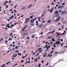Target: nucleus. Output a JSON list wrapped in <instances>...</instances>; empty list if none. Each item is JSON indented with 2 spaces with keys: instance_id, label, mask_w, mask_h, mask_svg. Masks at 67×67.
<instances>
[{
  "instance_id": "48",
  "label": "nucleus",
  "mask_w": 67,
  "mask_h": 67,
  "mask_svg": "<svg viewBox=\"0 0 67 67\" xmlns=\"http://www.w3.org/2000/svg\"><path fill=\"white\" fill-rule=\"evenodd\" d=\"M50 55H51V54H49L48 56V57H49V56H50Z\"/></svg>"
},
{
  "instance_id": "12",
  "label": "nucleus",
  "mask_w": 67,
  "mask_h": 67,
  "mask_svg": "<svg viewBox=\"0 0 67 67\" xmlns=\"http://www.w3.org/2000/svg\"><path fill=\"white\" fill-rule=\"evenodd\" d=\"M63 24H66V21H63Z\"/></svg>"
},
{
  "instance_id": "26",
  "label": "nucleus",
  "mask_w": 67,
  "mask_h": 67,
  "mask_svg": "<svg viewBox=\"0 0 67 67\" xmlns=\"http://www.w3.org/2000/svg\"><path fill=\"white\" fill-rule=\"evenodd\" d=\"M24 62L23 60L21 61V63H23Z\"/></svg>"
},
{
  "instance_id": "11",
  "label": "nucleus",
  "mask_w": 67,
  "mask_h": 67,
  "mask_svg": "<svg viewBox=\"0 0 67 67\" xmlns=\"http://www.w3.org/2000/svg\"><path fill=\"white\" fill-rule=\"evenodd\" d=\"M59 35H61V34H57V35L56 36V37H57V36H59Z\"/></svg>"
},
{
  "instance_id": "33",
  "label": "nucleus",
  "mask_w": 67,
  "mask_h": 67,
  "mask_svg": "<svg viewBox=\"0 0 67 67\" xmlns=\"http://www.w3.org/2000/svg\"><path fill=\"white\" fill-rule=\"evenodd\" d=\"M39 49H40V48H38V49L37 50V51H35V52H37V51H38V50Z\"/></svg>"
},
{
  "instance_id": "31",
  "label": "nucleus",
  "mask_w": 67,
  "mask_h": 67,
  "mask_svg": "<svg viewBox=\"0 0 67 67\" xmlns=\"http://www.w3.org/2000/svg\"><path fill=\"white\" fill-rule=\"evenodd\" d=\"M6 8H9V6H8V5H7L6 6Z\"/></svg>"
},
{
  "instance_id": "41",
  "label": "nucleus",
  "mask_w": 67,
  "mask_h": 67,
  "mask_svg": "<svg viewBox=\"0 0 67 67\" xmlns=\"http://www.w3.org/2000/svg\"><path fill=\"white\" fill-rule=\"evenodd\" d=\"M36 23H38V21H36Z\"/></svg>"
},
{
  "instance_id": "44",
  "label": "nucleus",
  "mask_w": 67,
  "mask_h": 67,
  "mask_svg": "<svg viewBox=\"0 0 67 67\" xmlns=\"http://www.w3.org/2000/svg\"><path fill=\"white\" fill-rule=\"evenodd\" d=\"M15 48L16 49V48H18V46H16L15 47Z\"/></svg>"
},
{
  "instance_id": "2",
  "label": "nucleus",
  "mask_w": 67,
  "mask_h": 67,
  "mask_svg": "<svg viewBox=\"0 0 67 67\" xmlns=\"http://www.w3.org/2000/svg\"><path fill=\"white\" fill-rule=\"evenodd\" d=\"M35 20H36V18H35V19H31L30 21V22L31 23H34V21H35Z\"/></svg>"
},
{
  "instance_id": "46",
  "label": "nucleus",
  "mask_w": 67,
  "mask_h": 67,
  "mask_svg": "<svg viewBox=\"0 0 67 67\" xmlns=\"http://www.w3.org/2000/svg\"><path fill=\"white\" fill-rule=\"evenodd\" d=\"M27 40H29L30 39V37H27Z\"/></svg>"
},
{
  "instance_id": "45",
  "label": "nucleus",
  "mask_w": 67,
  "mask_h": 67,
  "mask_svg": "<svg viewBox=\"0 0 67 67\" xmlns=\"http://www.w3.org/2000/svg\"><path fill=\"white\" fill-rule=\"evenodd\" d=\"M37 60V58L36 59H35V61H36V60Z\"/></svg>"
},
{
  "instance_id": "50",
  "label": "nucleus",
  "mask_w": 67,
  "mask_h": 67,
  "mask_svg": "<svg viewBox=\"0 0 67 67\" xmlns=\"http://www.w3.org/2000/svg\"><path fill=\"white\" fill-rule=\"evenodd\" d=\"M41 49H42V48H40V49H39V50H38L39 51H40V50H41Z\"/></svg>"
},
{
  "instance_id": "8",
  "label": "nucleus",
  "mask_w": 67,
  "mask_h": 67,
  "mask_svg": "<svg viewBox=\"0 0 67 67\" xmlns=\"http://www.w3.org/2000/svg\"><path fill=\"white\" fill-rule=\"evenodd\" d=\"M31 62V61H30V60H29V61H27L25 62V64H26V63H30Z\"/></svg>"
},
{
  "instance_id": "24",
  "label": "nucleus",
  "mask_w": 67,
  "mask_h": 67,
  "mask_svg": "<svg viewBox=\"0 0 67 67\" xmlns=\"http://www.w3.org/2000/svg\"><path fill=\"white\" fill-rule=\"evenodd\" d=\"M54 32H55V31L53 30V31L51 33L52 34H53V33H54Z\"/></svg>"
},
{
  "instance_id": "62",
  "label": "nucleus",
  "mask_w": 67,
  "mask_h": 67,
  "mask_svg": "<svg viewBox=\"0 0 67 67\" xmlns=\"http://www.w3.org/2000/svg\"><path fill=\"white\" fill-rule=\"evenodd\" d=\"M47 43H48V42H45V44H47Z\"/></svg>"
},
{
  "instance_id": "57",
  "label": "nucleus",
  "mask_w": 67,
  "mask_h": 67,
  "mask_svg": "<svg viewBox=\"0 0 67 67\" xmlns=\"http://www.w3.org/2000/svg\"><path fill=\"white\" fill-rule=\"evenodd\" d=\"M48 65V63H47V64H46V65L47 66V65Z\"/></svg>"
},
{
  "instance_id": "21",
  "label": "nucleus",
  "mask_w": 67,
  "mask_h": 67,
  "mask_svg": "<svg viewBox=\"0 0 67 67\" xmlns=\"http://www.w3.org/2000/svg\"><path fill=\"white\" fill-rule=\"evenodd\" d=\"M23 35L24 36H25V33H24L23 34Z\"/></svg>"
},
{
  "instance_id": "19",
  "label": "nucleus",
  "mask_w": 67,
  "mask_h": 67,
  "mask_svg": "<svg viewBox=\"0 0 67 67\" xmlns=\"http://www.w3.org/2000/svg\"><path fill=\"white\" fill-rule=\"evenodd\" d=\"M48 23H50L51 22V20H48Z\"/></svg>"
},
{
  "instance_id": "56",
  "label": "nucleus",
  "mask_w": 67,
  "mask_h": 67,
  "mask_svg": "<svg viewBox=\"0 0 67 67\" xmlns=\"http://www.w3.org/2000/svg\"><path fill=\"white\" fill-rule=\"evenodd\" d=\"M53 44V42L52 41L51 42V44Z\"/></svg>"
},
{
  "instance_id": "39",
  "label": "nucleus",
  "mask_w": 67,
  "mask_h": 67,
  "mask_svg": "<svg viewBox=\"0 0 67 67\" xmlns=\"http://www.w3.org/2000/svg\"><path fill=\"white\" fill-rule=\"evenodd\" d=\"M60 41L61 42H63V39H61Z\"/></svg>"
},
{
  "instance_id": "64",
  "label": "nucleus",
  "mask_w": 67,
  "mask_h": 67,
  "mask_svg": "<svg viewBox=\"0 0 67 67\" xmlns=\"http://www.w3.org/2000/svg\"><path fill=\"white\" fill-rule=\"evenodd\" d=\"M64 32L65 33H66V32L65 31V30H64Z\"/></svg>"
},
{
  "instance_id": "60",
  "label": "nucleus",
  "mask_w": 67,
  "mask_h": 67,
  "mask_svg": "<svg viewBox=\"0 0 67 67\" xmlns=\"http://www.w3.org/2000/svg\"><path fill=\"white\" fill-rule=\"evenodd\" d=\"M26 35H27V34H28V32L26 33L25 34Z\"/></svg>"
},
{
  "instance_id": "38",
  "label": "nucleus",
  "mask_w": 67,
  "mask_h": 67,
  "mask_svg": "<svg viewBox=\"0 0 67 67\" xmlns=\"http://www.w3.org/2000/svg\"><path fill=\"white\" fill-rule=\"evenodd\" d=\"M14 12H16V10H14Z\"/></svg>"
},
{
  "instance_id": "47",
  "label": "nucleus",
  "mask_w": 67,
  "mask_h": 67,
  "mask_svg": "<svg viewBox=\"0 0 67 67\" xmlns=\"http://www.w3.org/2000/svg\"><path fill=\"white\" fill-rule=\"evenodd\" d=\"M49 48V47H47V49H48Z\"/></svg>"
},
{
  "instance_id": "49",
  "label": "nucleus",
  "mask_w": 67,
  "mask_h": 67,
  "mask_svg": "<svg viewBox=\"0 0 67 67\" xmlns=\"http://www.w3.org/2000/svg\"><path fill=\"white\" fill-rule=\"evenodd\" d=\"M58 30H62V29L61 28L59 29H58Z\"/></svg>"
},
{
  "instance_id": "32",
  "label": "nucleus",
  "mask_w": 67,
  "mask_h": 67,
  "mask_svg": "<svg viewBox=\"0 0 67 67\" xmlns=\"http://www.w3.org/2000/svg\"><path fill=\"white\" fill-rule=\"evenodd\" d=\"M11 1H9V3H11Z\"/></svg>"
},
{
  "instance_id": "58",
  "label": "nucleus",
  "mask_w": 67,
  "mask_h": 67,
  "mask_svg": "<svg viewBox=\"0 0 67 67\" xmlns=\"http://www.w3.org/2000/svg\"><path fill=\"white\" fill-rule=\"evenodd\" d=\"M52 56V54H51L50 56L49 57H51V56Z\"/></svg>"
},
{
  "instance_id": "9",
  "label": "nucleus",
  "mask_w": 67,
  "mask_h": 67,
  "mask_svg": "<svg viewBox=\"0 0 67 67\" xmlns=\"http://www.w3.org/2000/svg\"><path fill=\"white\" fill-rule=\"evenodd\" d=\"M52 41L53 42H54V41H55V40H54V39L53 38L52 40Z\"/></svg>"
},
{
  "instance_id": "35",
  "label": "nucleus",
  "mask_w": 67,
  "mask_h": 67,
  "mask_svg": "<svg viewBox=\"0 0 67 67\" xmlns=\"http://www.w3.org/2000/svg\"><path fill=\"white\" fill-rule=\"evenodd\" d=\"M10 36H11V35H12V33L10 34Z\"/></svg>"
},
{
  "instance_id": "61",
  "label": "nucleus",
  "mask_w": 67,
  "mask_h": 67,
  "mask_svg": "<svg viewBox=\"0 0 67 67\" xmlns=\"http://www.w3.org/2000/svg\"><path fill=\"white\" fill-rule=\"evenodd\" d=\"M50 7V6H49L47 7V8H49V7Z\"/></svg>"
},
{
  "instance_id": "63",
  "label": "nucleus",
  "mask_w": 67,
  "mask_h": 67,
  "mask_svg": "<svg viewBox=\"0 0 67 67\" xmlns=\"http://www.w3.org/2000/svg\"><path fill=\"white\" fill-rule=\"evenodd\" d=\"M25 57V56H24V57H22V58H24Z\"/></svg>"
},
{
  "instance_id": "54",
  "label": "nucleus",
  "mask_w": 67,
  "mask_h": 67,
  "mask_svg": "<svg viewBox=\"0 0 67 67\" xmlns=\"http://www.w3.org/2000/svg\"><path fill=\"white\" fill-rule=\"evenodd\" d=\"M13 44H15V42L14 41L13 43Z\"/></svg>"
},
{
  "instance_id": "27",
  "label": "nucleus",
  "mask_w": 67,
  "mask_h": 67,
  "mask_svg": "<svg viewBox=\"0 0 67 67\" xmlns=\"http://www.w3.org/2000/svg\"><path fill=\"white\" fill-rule=\"evenodd\" d=\"M4 4L5 6V5H6V3H5V2H4Z\"/></svg>"
},
{
  "instance_id": "36",
  "label": "nucleus",
  "mask_w": 67,
  "mask_h": 67,
  "mask_svg": "<svg viewBox=\"0 0 67 67\" xmlns=\"http://www.w3.org/2000/svg\"><path fill=\"white\" fill-rule=\"evenodd\" d=\"M12 40V38H10L9 39V40L10 41V40Z\"/></svg>"
},
{
  "instance_id": "30",
  "label": "nucleus",
  "mask_w": 67,
  "mask_h": 67,
  "mask_svg": "<svg viewBox=\"0 0 67 67\" xmlns=\"http://www.w3.org/2000/svg\"><path fill=\"white\" fill-rule=\"evenodd\" d=\"M11 19H12V17H11L10 18V20ZM11 19L12 20H13V19Z\"/></svg>"
},
{
  "instance_id": "55",
  "label": "nucleus",
  "mask_w": 67,
  "mask_h": 67,
  "mask_svg": "<svg viewBox=\"0 0 67 67\" xmlns=\"http://www.w3.org/2000/svg\"><path fill=\"white\" fill-rule=\"evenodd\" d=\"M48 47H49V48H50V47H51V46L49 45V46H48Z\"/></svg>"
},
{
  "instance_id": "20",
  "label": "nucleus",
  "mask_w": 67,
  "mask_h": 67,
  "mask_svg": "<svg viewBox=\"0 0 67 67\" xmlns=\"http://www.w3.org/2000/svg\"><path fill=\"white\" fill-rule=\"evenodd\" d=\"M30 19H32L33 18V16H30Z\"/></svg>"
},
{
  "instance_id": "6",
  "label": "nucleus",
  "mask_w": 67,
  "mask_h": 67,
  "mask_svg": "<svg viewBox=\"0 0 67 67\" xmlns=\"http://www.w3.org/2000/svg\"><path fill=\"white\" fill-rule=\"evenodd\" d=\"M31 6H32V4L30 5L29 6H28L27 7L28 8H30L31 7Z\"/></svg>"
},
{
  "instance_id": "18",
  "label": "nucleus",
  "mask_w": 67,
  "mask_h": 67,
  "mask_svg": "<svg viewBox=\"0 0 67 67\" xmlns=\"http://www.w3.org/2000/svg\"><path fill=\"white\" fill-rule=\"evenodd\" d=\"M3 40V38H2L1 39H0V42H1Z\"/></svg>"
},
{
  "instance_id": "4",
  "label": "nucleus",
  "mask_w": 67,
  "mask_h": 67,
  "mask_svg": "<svg viewBox=\"0 0 67 67\" xmlns=\"http://www.w3.org/2000/svg\"><path fill=\"white\" fill-rule=\"evenodd\" d=\"M26 21H25V22H26V23H27V22H29V20H30V19H29V18H26Z\"/></svg>"
},
{
  "instance_id": "53",
  "label": "nucleus",
  "mask_w": 67,
  "mask_h": 67,
  "mask_svg": "<svg viewBox=\"0 0 67 67\" xmlns=\"http://www.w3.org/2000/svg\"><path fill=\"white\" fill-rule=\"evenodd\" d=\"M34 24H32L31 25V26H34Z\"/></svg>"
},
{
  "instance_id": "37",
  "label": "nucleus",
  "mask_w": 67,
  "mask_h": 67,
  "mask_svg": "<svg viewBox=\"0 0 67 67\" xmlns=\"http://www.w3.org/2000/svg\"><path fill=\"white\" fill-rule=\"evenodd\" d=\"M64 44V43H62L61 44V46H63V44Z\"/></svg>"
},
{
  "instance_id": "13",
  "label": "nucleus",
  "mask_w": 67,
  "mask_h": 67,
  "mask_svg": "<svg viewBox=\"0 0 67 67\" xmlns=\"http://www.w3.org/2000/svg\"><path fill=\"white\" fill-rule=\"evenodd\" d=\"M25 7H23L22 8V10H23L24 9H25Z\"/></svg>"
},
{
  "instance_id": "16",
  "label": "nucleus",
  "mask_w": 67,
  "mask_h": 67,
  "mask_svg": "<svg viewBox=\"0 0 67 67\" xmlns=\"http://www.w3.org/2000/svg\"><path fill=\"white\" fill-rule=\"evenodd\" d=\"M34 36H35V35H33L32 36V38H34Z\"/></svg>"
},
{
  "instance_id": "25",
  "label": "nucleus",
  "mask_w": 67,
  "mask_h": 67,
  "mask_svg": "<svg viewBox=\"0 0 67 67\" xmlns=\"http://www.w3.org/2000/svg\"><path fill=\"white\" fill-rule=\"evenodd\" d=\"M66 44H67V43H66ZM64 47H65V48H67V45H66V46H65Z\"/></svg>"
},
{
  "instance_id": "7",
  "label": "nucleus",
  "mask_w": 67,
  "mask_h": 67,
  "mask_svg": "<svg viewBox=\"0 0 67 67\" xmlns=\"http://www.w3.org/2000/svg\"><path fill=\"white\" fill-rule=\"evenodd\" d=\"M43 25V24H42L39 26V27H42V26Z\"/></svg>"
},
{
  "instance_id": "51",
  "label": "nucleus",
  "mask_w": 67,
  "mask_h": 67,
  "mask_svg": "<svg viewBox=\"0 0 67 67\" xmlns=\"http://www.w3.org/2000/svg\"><path fill=\"white\" fill-rule=\"evenodd\" d=\"M13 11V10L12 9H11L10 10V11Z\"/></svg>"
},
{
  "instance_id": "3",
  "label": "nucleus",
  "mask_w": 67,
  "mask_h": 67,
  "mask_svg": "<svg viewBox=\"0 0 67 67\" xmlns=\"http://www.w3.org/2000/svg\"><path fill=\"white\" fill-rule=\"evenodd\" d=\"M60 19V16H59L58 18H57L56 20L55 21V22H57V21H58Z\"/></svg>"
},
{
  "instance_id": "1",
  "label": "nucleus",
  "mask_w": 67,
  "mask_h": 67,
  "mask_svg": "<svg viewBox=\"0 0 67 67\" xmlns=\"http://www.w3.org/2000/svg\"><path fill=\"white\" fill-rule=\"evenodd\" d=\"M54 14L56 15H55V17H59V12L58 10L55 11L54 13Z\"/></svg>"
},
{
  "instance_id": "43",
  "label": "nucleus",
  "mask_w": 67,
  "mask_h": 67,
  "mask_svg": "<svg viewBox=\"0 0 67 67\" xmlns=\"http://www.w3.org/2000/svg\"><path fill=\"white\" fill-rule=\"evenodd\" d=\"M49 37L48 39H51V37Z\"/></svg>"
},
{
  "instance_id": "59",
  "label": "nucleus",
  "mask_w": 67,
  "mask_h": 67,
  "mask_svg": "<svg viewBox=\"0 0 67 67\" xmlns=\"http://www.w3.org/2000/svg\"><path fill=\"white\" fill-rule=\"evenodd\" d=\"M8 27L9 28H10V26H8Z\"/></svg>"
},
{
  "instance_id": "52",
  "label": "nucleus",
  "mask_w": 67,
  "mask_h": 67,
  "mask_svg": "<svg viewBox=\"0 0 67 67\" xmlns=\"http://www.w3.org/2000/svg\"><path fill=\"white\" fill-rule=\"evenodd\" d=\"M51 32H52V31H51V32H48V33H49V34H50V33H51Z\"/></svg>"
},
{
  "instance_id": "22",
  "label": "nucleus",
  "mask_w": 67,
  "mask_h": 67,
  "mask_svg": "<svg viewBox=\"0 0 67 67\" xmlns=\"http://www.w3.org/2000/svg\"><path fill=\"white\" fill-rule=\"evenodd\" d=\"M50 12L51 13H52V9H51V10H50Z\"/></svg>"
},
{
  "instance_id": "29",
  "label": "nucleus",
  "mask_w": 67,
  "mask_h": 67,
  "mask_svg": "<svg viewBox=\"0 0 67 67\" xmlns=\"http://www.w3.org/2000/svg\"><path fill=\"white\" fill-rule=\"evenodd\" d=\"M42 64H43V63H44V60H42Z\"/></svg>"
},
{
  "instance_id": "40",
  "label": "nucleus",
  "mask_w": 67,
  "mask_h": 67,
  "mask_svg": "<svg viewBox=\"0 0 67 67\" xmlns=\"http://www.w3.org/2000/svg\"><path fill=\"white\" fill-rule=\"evenodd\" d=\"M45 20H44L43 21V23H45Z\"/></svg>"
},
{
  "instance_id": "42",
  "label": "nucleus",
  "mask_w": 67,
  "mask_h": 67,
  "mask_svg": "<svg viewBox=\"0 0 67 67\" xmlns=\"http://www.w3.org/2000/svg\"><path fill=\"white\" fill-rule=\"evenodd\" d=\"M56 7H58V4H57V5H56Z\"/></svg>"
},
{
  "instance_id": "28",
  "label": "nucleus",
  "mask_w": 67,
  "mask_h": 67,
  "mask_svg": "<svg viewBox=\"0 0 67 67\" xmlns=\"http://www.w3.org/2000/svg\"><path fill=\"white\" fill-rule=\"evenodd\" d=\"M16 6H17V5H16L14 7V8H15V9L16 8Z\"/></svg>"
},
{
  "instance_id": "14",
  "label": "nucleus",
  "mask_w": 67,
  "mask_h": 67,
  "mask_svg": "<svg viewBox=\"0 0 67 67\" xmlns=\"http://www.w3.org/2000/svg\"><path fill=\"white\" fill-rule=\"evenodd\" d=\"M11 25V26L10 27V28L11 29H12V26H14V25Z\"/></svg>"
},
{
  "instance_id": "17",
  "label": "nucleus",
  "mask_w": 67,
  "mask_h": 67,
  "mask_svg": "<svg viewBox=\"0 0 67 67\" xmlns=\"http://www.w3.org/2000/svg\"><path fill=\"white\" fill-rule=\"evenodd\" d=\"M25 29V27L24 28V29H22V31H24V29Z\"/></svg>"
},
{
  "instance_id": "15",
  "label": "nucleus",
  "mask_w": 67,
  "mask_h": 67,
  "mask_svg": "<svg viewBox=\"0 0 67 67\" xmlns=\"http://www.w3.org/2000/svg\"><path fill=\"white\" fill-rule=\"evenodd\" d=\"M61 7V5H60L57 8H58L59 9H60V7Z\"/></svg>"
},
{
  "instance_id": "34",
  "label": "nucleus",
  "mask_w": 67,
  "mask_h": 67,
  "mask_svg": "<svg viewBox=\"0 0 67 67\" xmlns=\"http://www.w3.org/2000/svg\"><path fill=\"white\" fill-rule=\"evenodd\" d=\"M54 2L52 3L51 4L52 5H53H53H54Z\"/></svg>"
},
{
  "instance_id": "5",
  "label": "nucleus",
  "mask_w": 67,
  "mask_h": 67,
  "mask_svg": "<svg viewBox=\"0 0 67 67\" xmlns=\"http://www.w3.org/2000/svg\"><path fill=\"white\" fill-rule=\"evenodd\" d=\"M59 41H58V42L57 41L56 42V44H58V45H59Z\"/></svg>"
},
{
  "instance_id": "23",
  "label": "nucleus",
  "mask_w": 67,
  "mask_h": 67,
  "mask_svg": "<svg viewBox=\"0 0 67 67\" xmlns=\"http://www.w3.org/2000/svg\"><path fill=\"white\" fill-rule=\"evenodd\" d=\"M46 54H44V55L43 56V57H45V56H46Z\"/></svg>"
},
{
  "instance_id": "10",
  "label": "nucleus",
  "mask_w": 67,
  "mask_h": 67,
  "mask_svg": "<svg viewBox=\"0 0 67 67\" xmlns=\"http://www.w3.org/2000/svg\"><path fill=\"white\" fill-rule=\"evenodd\" d=\"M19 53V52L18 50L16 51L15 52V53Z\"/></svg>"
}]
</instances>
